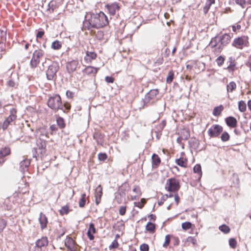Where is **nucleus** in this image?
Here are the masks:
<instances>
[{
    "mask_svg": "<svg viewBox=\"0 0 251 251\" xmlns=\"http://www.w3.org/2000/svg\"><path fill=\"white\" fill-rule=\"evenodd\" d=\"M57 126L61 129L64 128L66 126L64 120L63 118L58 115H55Z\"/></svg>",
    "mask_w": 251,
    "mask_h": 251,
    "instance_id": "nucleus-24",
    "label": "nucleus"
},
{
    "mask_svg": "<svg viewBox=\"0 0 251 251\" xmlns=\"http://www.w3.org/2000/svg\"><path fill=\"white\" fill-rule=\"evenodd\" d=\"M62 43L58 40H55L52 43L51 47L52 49L57 50L61 48Z\"/></svg>",
    "mask_w": 251,
    "mask_h": 251,
    "instance_id": "nucleus-33",
    "label": "nucleus"
},
{
    "mask_svg": "<svg viewBox=\"0 0 251 251\" xmlns=\"http://www.w3.org/2000/svg\"><path fill=\"white\" fill-rule=\"evenodd\" d=\"M30 164V160L28 159H25L20 163V170L24 173L27 172L29 166Z\"/></svg>",
    "mask_w": 251,
    "mask_h": 251,
    "instance_id": "nucleus-15",
    "label": "nucleus"
},
{
    "mask_svg": "<svg viewBox=\"0 0 251 251\" xmlns=\"http://www.w3.org/2000/svg\"><path fill=\"white\" fill-rule=\"evenodd\" d=\"M158 94L157 89H152L150 90L142 100L141 102L143 103L142 107L140 109L144 108L145 107L149 106L154 103L156 100L157 95Z\"/></svg>",
    "mask_w": 251,
    "mask_h": 251,
    "instance_id": "nucleus-4",
    "label": "nucleus"
},
{
    "mask_svg": "<svg viewBox=\"0 0 251 251\" xmlns=\"http://www.w3.org/2000/svg\"><path fill=\"white\" fill-rule=\"evenodd\" d=\"M44 51L41 49L35 50L32 54L30 65L32 68H36L40 62V58L44 55Z\"/></svg>",
    "mask_w": 251,
    "mask_h": 251,
    "instance_id": "nucleus-7",
    "label": "nucleus"
},
{
    "mask_svg": "<svg viewBox=\"0 0 251 251\" xmlns=\"http://www.w3.org/2000/svg\"><path fill=\"white\" fill-rule=\"evenodd\" d=\"M107 155L105 153H100L98 154V158L100 161H104L107 158Z\"/></svg>",
    "mask_w": 251,
    "mask_h": 251,
    "instance_id": "nucleus-56",
    "label": "nucleus"
},
{
    "mask_svg": "<svg viewBox=\"0 0 251 251\" xmlns=\"http://www.w3.org/2000/svg\"><path fill=\"white\" fill-rule=\"evenodd\" d=\"M152 167V168H156L161 162V160L158 155L155 153H153L151 156Z\"/></svg>",
    "mask_w": 251,
    "mask_h": 251,
    "instance_id": "nucleus-22",
    "label": "nucleus"
},
{
    "mask_svg": "<svg viewBox=\"0 0 251 251\" xmlns=\"http://www.w3.org/2000/svg\"><path fill=\"white\" fill-rule=\"evenodd\" d=\"M132 191L136 194V195H138V196H141L142 195V192L139 186H134Z\"/></svg>",
    "mask_w": 251,
    "mask_h": 251,
    "instance_id": "nucleus-51",
    "label": "nucleus"
},
{
    "mask_svg": "<svg viewBox=\"0 0 251 251\" xmlns=\"http://www.w3.org/2000/svg\"><path fill=\"white\" fill-rule=\"evenodd\" d=\"M193 171L195 173H198L200 177L202 176L201 166L200 164H196L193 168Z\"/></svg>",
    "mask_w": 251,
    "mask_h": 251,
    "instance_id": "nucleus-39",
    "label": "nucleus"
},
{
    "mask_svg": "<svg viewBox=\"0 0 251 251\" xmlns=\"http://www.w3.org/2000/svg\"><path fill=\"white\" fill-rule=\"evenodd\" d=\"M231 38L230 35L227 33L219 36H216L211 39L209 46L212 48H214L216 52L220 53L230 43Z\"/></svg>",
    "mask_w": 251,
    "mask_h": 251,
    "instance_id": "nucleus-2",
    "label": "nucleus"
},
{
    "mask_svg": "<svg viewBox=\"0 0 251 251\" xmlns=\"http://www.w3.org/2000/svg\"><path fill=\"white\" fill-rule=\"evenodd\" d=\"M107 8L109 14L114 15L115 14L116 11L119 10V7L118 4L113 3L110 5H107Z\"/></svg>",
    "mask_w": 251,
    "mask_h": 251,
    "instance_id": "nucleus-21",
    "label": "nucleus"
},
{
    "mask_svg": "<svg viewBox=\"0 0 251 251\" xmlns=\"http://www.w3.org/2000/svg\"><path fill=\"white\" fill-rule=\"evenodd\" d=\"M146 229L151 233L154 232L155 230V224L151 222H149L146 226Z\"/></svg>",
    "mask_w": 251,
    "mask_h": 251,
    "instance_id": "nucleus-31",
    "label": "nucleus"
},
{
    "mask_svg": "<svg viewBox=\"0 0 251 251\" xmlns=\"http://www.w3.org/2000/svg\"><path fill=\"white\" fill-rule=\"evenodd\" d=\"M226 63L228 65L227 67L225 68V69L227 70L229 72L233 71L235 67L234 58L232 57H229Z\"/></svg>",
    "mask_w": 251,
    "mask_h": 251,
    "instance_id": "nucleus-19",
    "label": "nucleus"
},
{
    "mask_svg": "<svg viewBox=\"0 0 251 251\" xmlns=\"http://www.w3.org/2000/svg\"><path fill=\"white\" fill-rule=\"evenodd\" d=\"M59 70V66L57 62H53L49 65L46 71V77L48 80H55L56 73Z\"/></svg>",
    "mask_w": 251,
    "mask_h": 251,
    "instance_id": "nucleus-6",
    "label": "nucleus"
},
{
    "mask_svg": "<svg viewBox=\"0 0 251 251\" xmlns=\"http://www.w3.org/2000/svg\"><path fill=\"white\" fill-rule=\"evenodd\" d=\"M113 227L115 228V229L118 231H122L125 229V224L122 221L121 222L118 221L116 226Z\"/></svg>",
    "mask_w": 251,
    "mask_h": 251,
    "instance_id": "nucleus-32",
    "label": "nucleus"
},
{
    "mask_svg": "<svg viewBox=\"0 0 251 251\" xmlns=\"http://www.w3.org/2000/svg\"><path fill=\"white\" fill-rule=\"evenodd\" d=\"M86 194L83 193L81 194V199L79 201V206L80 207H83L86 203Z\"/></svg>",
    "mask_w": 251,
    "mask_h": 251,
    "instance_id": "nucleus-41",
    "label": "nucleus"
},
{
    "mask_svg": "<svg viewBox=\"0 0 251 251\" xmlns=\"http://www.w3.org/2000/svg\"><path fill=\"white\" fill-rule=\"evenodd\" d=\"M99 68L93 66H87L83 71V73L91 76H95L97 73Z\"/></svg>",
    "mask_w": 251,
    "mask_h": 251,
    "instance_id": "nucleus-17",
    "label": "nucleus"
},
{
    "mask_svg": "<svg viewBox=\"0 0 251 251\" xmlns=\"http://www.w3.org/2000/svg\"><path fill=\"white\" fill-rule=\"evenodd\" d=\"M56 8L55 2L53 1H51L48 4V7L47 8V11H49L50 13H52Z\"/></svg>",
    "mask_w": 251,
    "mask_h": 251,
    "instance_id": "nucleus-38",
    "label": "nucleus"
},
{
    "mask_svg": "<svg viewBox=\"0 0 251 251\" xmlns=\"http://www.w3.org/2000/svg\"><path fill=\"white\" fill-rule=\"evenodd\" d=\"M246 104L243 100H240L238 102V108L239 111L242 112L246 110Z\"/></svg>",
    "mask_w": 251,
    "mask_h": 251,
    "instance_id": "nucleus-36",
    "label": "nucleus"
},
{
    "mask_svg": "<svg viewBox=\"0 0 251 251\" xmlns=\"http://www.w3.org/2000/svg\"><path fill=\"white\" fill-rule=\"evenodd\" d=\"M7 85L10 87H15L16 83L13 80L10 79L7 82Z\"/></svg>",
    "mask_w": 251,
    "mask_h": 251,
    "instance_id": "nucleus-61",
    "label": "nucleus"
},
{
    "mask_svg": "<svg viewBox=\"0 0 251 251\" xmlns=\"http://www.w3.org/2000/svg\"><path fill=\"white\" fill-rule=\"evenodd\" d=\"M97 54L94 51H87L86 55L84 56V60L87 63L91 62L93 60L96 58Z\"/></svg>",
    "mask_w": 251,
    "mask_h": 251,
    "instance_id": "nucleus-18",
    "label": "nucleus"
},
{
    "mask_svg": "<svg viewBox=\"0 0 251 251\" xmlns=\"http://www.w3.org/2000/svg\"><path fill=\"white\" fill-rule=\"evenodd\" d=\"M10 149L9 147H5L0 150V157L3 158L4 157L10 154Z\"/></svg>",
    "mask_w": 251,
    "mask_h": 251,
    "instance_id": "nucleus-27",
    "label": "nucleus"
},
{
    "mask_svg": "<svg viewBox=\"0 0 251 251\" xmlns=\"http://www.w3.org/2000/svg\"><path fill=\"white\" fill-rule=\"evenodd\" d=\"M236 4L240 5L242 7H244L246 3V0H234Z\"/></svg>",
    "mask_w": 251,
    "mask_h": 251,
    "instance_id": "nucleus-60",
    "label": "nucleus"
},
{
    "mask_svg": "<svg viewBox=\"0 0 251 251\" xmlns=\"http://www.w3.org/2000/svg\"><path fill=\"white\" fill-rule=\"evenodd\" d=\"M78 64L77 60H73L66 63V68L68 73L72 75L76 69Z\"/></svg>",
    "mask_w": 251,
    "mask_h": 251,
    "instance_id": "nucleus-11",
    "label": "nucleus"
},
{
    "mask_svg": "<svg viewBox=\"0 0 251 251\" xmlns=\"http://www.w3.org/2000/svg\"><path fill=\"white\" fill-rule=\"evenodd\" d=\"M171 238L172 236L170 235V234L166 235L165 238V242L163 245V247L164 248H167L168 247V246L170 243Z\"/></svg>",
    "mask_w": 251,
    "mask_h": 251,
    "instance_id": "nucleus-44",
    "label": "nucleus"
},
{
    "mask_svg": "<svg viewBox=\"0 0 251 251\" xmlns=\"http://www.w3.org/2000/svg\"><path fill=\"white\" fill-rule=\"evenodd\" d=\"M1 35L0 36V40L1 42H5L6 39V32H2L1 33Z\"/></svg>",
    "mask_w": 251,
    "mask_h": 251,
    "instance_id": "nucleus-62",
    "label": "nucleus"
},
{
    "mask_svg": "<svg viewBox=\"0 0 251 251\" xmlns=\"http://www.w3.org/2000/svg\"><path fill=\"white\" fill-rule=\"evenodd\" d=\"M175 162L177 165L181 167H186L187 166V160L183 157L176 159Z\"/></svg>",
    "mask_w": 251,
    "mask_h": 251,
    "instance_id": "nucleus-26",
    "label": "nucleus"
},
{
    "mask_svg": "<svg viewBox=\"0 0 251 251\" xmlns=\"http://www.w3.org/2000/svg\"><path fill=\"white\" fill-rule=\"evenodd\" d=\"M236 88V84L235 82L234 81L230 82L226 86V89L227 92H232L234 91Z\"/></svg>",
    "mask_w": 251,
    "mask_h": 251,
    "instance_id": "nucleus-34",
    "label": "nucleus"
},
{
    "mask_svg": "<svg viewBox=\"0 0 251 251\" xmlns=\"http://www.w3.org/2000/svg\"><path fill=\"white\" fill-rule=\"evenodd\" d=\"M94 139L96 140L98 144L102 145L103 143L102 136L100 133H95L93 135Z\"/></svg>",
    "mask_w": 251,
    "mask_h": 251,
    "instance_id": "nucleus-29",
    "label": "nucleus"
},
{
    "mask_svg": "<svg viewBox=\"0 0 251 251\" xmlns=\"http://www.w3.org/2000/svg\"><path fill=\"white\" fill-rule=\"evenodd\" d=\"M108 24L107 16L101 11L99 13H90L85 17L83 22V28L89 30L91 28H100Z\"/></svg>",
    "mask_w": 251,
    "mask_h": 251,
    "instance_id": "nucleus-1",
    "label": "nucleus"
},
{
    "mask_svg": "<svg viewBox=\"0 0 251 251\" xmlns=\"http://www.w3.org/2000/svg\"><path fill=\"white\" fill-rule=\"evenodd\" d=\"M219 229L220 230H221L222 232L225 234L229 233L230 230L229 227L225 224L220 226L219 227Z\"/></svg>",
    "mask_w": 251,
    "mask_h": 251,
    "instance_id": "nucleus-35",
    "label": "nucleus"
},
{
    "mask_svg": "<svg viewBox=\"0 0 251 251\" xmlns=\"http://www.w3.org/2000/svg\"><path fill=\"white\" fill-rule=\"evenodd\" d=\"M63 109H61L64 113H67L71 109V105L68 102H65L63 104Z\"/></svg>",
    "mask_w": 251,
    "mask_h": 251,
    "instance_id": "nucleus-46",
    "label": "nucleus"
},
{
    "mask_svg": "<svg viewBox=\"0 0 251 251\" xmlns=\"http://www.w3.org/2000/svg\"><path fill=\"white\" fill-rule=\"evenodd\" d=\"M192 224L189 222H185L181 225L182 228L184 230H187L191 227Z\"/></svg>",
    "mask_w": 251,
    "mask_h": 251,
    "instance_id": "nucleus-48",
    "label": "nucleus"
},
{
    "mask_svg": "<svg viewBox=\"0 0 251 251\" xmlns=\"http://www.w3.org/2000/svg\"><path fill=\"white\" fill-rule=\"evenodd\" d=\"M66 95L68 98L72 99L74 97V93L72 91L67 90L66 92Z\"/></svg>",
    "mask_w": 251,
    "mask_h": 251,
    "instance_id": "nucleus-64",
    "label": "nucleus"
},
{
    "mask_svg": "<svg viewBox=\"0 0 251 251\" xmlns=\"http://www.w3.org/2000/svg\"><path fill=\"white\" fill-rule=\"evenodd\" d=\"M225 60V57L222 55H220L216 59L215 61L218 66L221 67L223 65Z\"/></svg>",
    "mask_w": 251,
    "mask_h": 251,
    "instance_id": "nucleus-42",
    "label": "nucleus"
},
{
    "mask_svg": "<svg viewBox=\"0 0 251 251\" xmlns=\"http://www.w3.org/2000/svg\"><path fill=\"white\" fill-rule=\"evenodd\" d=\"M47 104L49 107L57 112L59 109H63V105L61 98L58 94H54L50 96L47 100Z\"/></svg>",
    "mask_w": 251,
    "mask_h": 251,
    "instance_id": "nucleus-3",
    "label": "nucleus"
},
{
    "mask_svg": "<svg viewBox=\"0 0 251 251\" xmlns=\"http://www.w3.org/2000/svg\"><path fill=\"white\" fill-rule=\"evenodd\" d=\"M174 77V73L173 70L169 72L168 76L166 78V82L167 83L170 84L173 80Z\"/></svg>",
    "mask_w": 251,
    "mask_h": 251,
    "instance_id": "nucleus-37",
    "label": "nucleus"
},
{
    "mask_svg": "<svg viewBox=\"0 0 251 251\" xmlns=\"http://www.w3.org/2000/svg\"><path fill=\"white\" fill-rule=\"evenodd\" d=\"M65 246L70 251H77L75 241L71 238L68 237L65 241Z\"/></svg>",
    "mask_w": 251,
    "mask_h": 251,
    "instance_id": "nucleus-12",
    "label": "nucleus"
},
{
    "mask_svg": "<svg viewBox=\"0 0 251 251\" xmlns=\"http://www.w3.org/2000/svg\"><path fill=\"white\" fill-rule=\"evenodd\" d=\"M69 211V208L67 205L63 206L61 207L59 210V213L61 215L63 216L65 214H67Z\"/></svg>",
    "mask_w": 251,
    "mask_h": 251,
    "instance_id": "nucleus-40",
    "label": "nucleus"
},
{
    "mask_svg": "<svg viewBox=\"0 0 251 251\" xmlns=\"http://www.w3.org/2000/svg\"><path fill=\"white\" fill-rule=\"evenodd\" d=\"M126 212V206H121L119 209V214L121 215H125Z\"/></svg>",
    "mask_w": 251,
    "mask_h": 251,
    "instance_id": "nucleus-59",
    "label": "nucleus"
},
{
    "mask_svg": "<svg viewBox=\"0 0 251 251\" xmlns=\"http://www.w3.org/2000/svg\"><path fill=\"white\" fill-rule=\"evenodd\" d=\"M39 222L40 225V227L42 230H43L47 227V224L48 222L47 216L43 213L41 212L39 215Z\"/></svg>",
    "mask_w": 251,
    "mask_h": 251,
    "instance_id": "nucleus-14",
    "label": "nucleus"
},
{
    "mask_svg": "<svg viewBox=\"0 0 251 251\" xmlns=\"http://www.w3.org/2000/svg\"><path fill=\"white\" fill-rule=\"evenodd\" d=\"M126 187H127L126 184L122 185L121 188L119 190V194L121 196H125L126 192Z\"/></svg>",
    "mask_w": 251,
    "mask_h": 251,
    "instance_id": "nucleus-43",
    "label": "nucleus"
},
{
    "mask_svg": "<svg viewBox=\"0 0 251 251\" xmlns=\"http://www.w3.org/2000/svg\"><path fill=\"white\" fill-rule=\"evenodd\" d=\"M229 134L225 131L223 133V134L221 135V140L223 142H226L229 139Z\"/></svg>",
    "mask_w": 251,
    "mask_h": 251,
    "instance_id": "nucleus-47",
    "label": "nucleus"
},
{
    "mask_svg": "<svg viewBox=\"0 0 251 251\" xmlns=\"http://www.w3.org/2000/svg\"><path fill=\"white\" fill-rule=\"evenodd\" d=\"M145 203V200L144 199H142L141 200V201L140 202H135V206H136V207H138L140 208H142L143 206H144V203Z\"/></svg>",
    "mask_w": 251,
    "mask_h": 251,
    "instance_id": "nucleus-53",
    "label": "nucleus"
},
{
    "mask_svg": "<svg viewBox=\"0 0 251 251\" xmlns=\"http://www.w3.org/2000/svg\"><path fill=\"white\" fill-rule=\"evenodd\" d=\"M119 246V243L116 239H115L111 243L110 245L109 246V249L110 250L113 249H116L118 248Z\"/></svg>",
    "mask_w": 251,
    "mask_h": 251,
    "instance_id": "nucleus-50",
    "label": "nucleus"
},
{
    "mask_svg": "<svg viewBox=\"0 0 251 251\" xmlns=\"http://www.w3.org/2000/svg\"><path fill=\"white\" fill-rule=\"evenodd\" d=\"M46 151L45 144L44 145L41 144L40 145H37V147L34 148L32 151L33 157L36 158V160H37V157L40 156L42 157L45 153Z\"/></svg>",
    "mask_w": 251,
    "mask_h": 251,
    "instance_id": "nucleus-10",
    "label": "nucleus"
},
{
    "mask_svg": "<svg viewBox=\"0 0 251 251\" xmlns=\"http://www.w3.org/2000/svg\"><path fill=\"white\" fill-rule=\"evenodd\" d=\"M168 199V194H165L158 201L159 205H161L163 204L164 202Z\"/></svg>",
    "mask_w": 251,
    "mask_h": 251,
    "instance_id": "nucleus-54",
    "label": "nucleus"
},
{
    "mask_svg": "<svg viewBox=\"0 0 251 251\" xmlns=\"http://www.w3.org/2000/svg\"><path fill=\"white\" fill-rule=\"evenodd\" d=\"M49 243L48 239L47 237H43L41 239L37 240L35 243L36 248H39L41 249L43 247H46L48 246Z\"/></svg>",
    "mask_w": 251,
    "mask_h": 251,
    "instance_id": "nucleus-16",
    "label": "nucleus"
},
{
    "mask_svg": "<svg viewBox=\"0 0 251 251\" xmlns=\"http://www.w3.org/2000/svg\"><path fill=\"white\" fill-rule=\"evenodd\" d=\"M172 240L174 246H177L179 243V240L177 237L172 236Z\"/></svg>",
    "mask_w": 251,
    "mask_h": 251,
    "instance_id": "nucleus-57",
    "label": "nucleus"
},
{
    "mask_svg": "<svg viewBox=\"0 0 251 251\" xmlns=\"http://www.w3.org/2000/svg\"><path fill=\"white\" fill-rule=\"evenodd\" d=\"M102 195V187L100 185H99L96 187L95 193V202L97 205H98L100 203Z\"/></svg>",
    "mask_w": 251,
    "mask_h": 251,
    "instance_id": "nucleus-13",
    "label": "nucleus"
},
{
    "mask_svg": "<svg viewBox=\"0 0 251 251\" xmlns=\"http://www.w3.org/2000/svg\"><path fill=\"white\" fill-rule=\"evenodd\" d=\"M211 5H212L211 4H210L207 2H206L205 5L203 8V13L204 14H206L207 13Z\"/></svg>",
    "mask_w": 251,
    "mask_h": 251,
    "instance_id": "nucleus-52",
    "label": "nucleus"
},
{
    "mask_svg": "<svg viewBox=\"0 0 251 251\" xmlns=\"http://www.w3.org/2000/svg\"><path fill=\"white\" fill-rule=\"evenodd\" d=\"M105 80L106 82L111 83L114 82V79L112 76H106L105 77Z\"/></svg>",
    "mask_w": 251,
    "mask_h": 251,
    "instance_id": "nucleus-63",
    "label": "nucleus"
},
{
    "mask_svg": "<svg viewBox=\"0 0 251 251\" xmlns=\"http://www.w3.org/2000/svg\"><path fill=\"white\" fill-rule=\"evenodd\" d=\"M248 44L247 38L244 36L234 39L232 43V45L237 48L241 49L244 47H247Z\"/></svg>",
    "mask_w": 251,
    "mask_h": 251,
    "instance_id": "nucleus-9",
    "label": "nucleus"
},
{
    "mask_svg": "<svg viewBox=\"0 0 251 251\" xmlns=\"http://www.w3.org/2000/svg\"><path fill=\"white\" fill-rule=\"evenodd\" d=\"M6 225L7 222L4 219H0V233L3 231Z\"/></svg>",
    "mask_w": 251,
    "mask_h": 251,
    "instance_id": "nucleus-45",
    "label": "nucleus"
},
{
    "mask_svg": "<svg viewBox=\"0 0 251 251\" xmlns=\"http://www.w3.org/2000/svg\"><path fill=\"white\" fill-rule=\"evenodd\" d=\"M226 123L230 127H235L237 126V120L235 118L232 116H229L226 118Z\"/></svg>",
    "mask_w": 251,
    "mask_h": 251,
    "instance_id": "nucleus-20",
    "label": "nucleus"
},
{
    "mask_svg": "<svg viewBox=\"0 0 251 251\" xmlns=\"http://www.w3.org/2000/svg\"><path fill=\"white\" fill-rule=\"evenodd\" d=\"M229 245L231 248L235 249L237 245V242L235 239L233 238H230L229 240Z\"/></svg>",
    "mask_w": 251,
    "mask_h": 251,
    "instance_id": "nucleus-49",
    "label": "nucleus"
},
{
    "mask_svg": "<svg viewBox=\"0 0 251 251\" xmlns=\"http://www.w3.org/2000/svg\"><path fill=\"white\" fill-rule=\"evenodd\" d=\"M180 138L183 140H186L190 137V131L187 128H183L180 131Z\"/></svg>",
    "mask_w": 251,
    "mask_h": 251,
    "instance_id": "nucleus-25",
    "label": "nucleus"
},
{
    "mask_svg": "<svg viewBox=\"0 0 251 251\" xmlns=\"http://www.w3.org/2000/svg\"><path fill=\"white\" fill-rule=\"evenodd\" d=\"M88 230H90V231L92 233H95L96 232V229L95 227L94 224L93 223H90L89 225V227Z\"/></svg>",
    "mask_w": 251,
    "mask_h": 251,
    "instance_id": "nucleus-58",
    "label": "nucleus"
},
{
    "mask_svg": "<svg viewBox=\"0 0 251 251\" xmlns=\"http://www.w3.org/2000/svg\"><path fill=\"white\" fill-rule=\"evenodd\" d=\"M199 144V140L196 138H191L189 141L190 147L194 150H196L198 148Z\"/></svg>",
    "mask_w": 251,
    "mask_h": 251,
    "instance_id": "nucleus-23",
    "label": "nucleus"
},
{
    "mask_svg": "<svg viewBox=\"0 0 251 251\" xmlns=\"http://www.w3.org/2000/svg\"><path fill=\"white\" fill-rule=\"evenodd\" d=\"M165 188L170 192H177L180 189L179 182L175 177H171L167 179Z\"/></svg>",
    "mask_w": 251,
    "mask_h": 251,
    "instance_id": "nucleus-5",
    "label": "nucleus"
},
{
    "mask_svg": "<svg viewBox=\"0 0 251 251\" xmlns=\"http://www.w3.org/2000/svg\"><path fill=\"white\" fill-rule=\"evenodd\" d=\"M140 250L141 251H149V245L147 244H142L140 246Z\"/></svg>",
    "mask_w": 251,
    "mask_h": 251,
    "instance_id": "nucleus-55",
    "label": "nucleus"
},
{
    "mask_svg": "<svg viewBox=\"0 0 251 251\" xmlns=\"http://www.w3.org/2000/svg\"><path fill=\"white\" fill-rule=\"evenodd\" d=\"M224 109V107L222 105L215 107L213 111V115L215 116H219L221 115L222 111Z\"/></svg>",
    "mask_w": 251,
    "mask_h": 251,
    "instance_id": "nucleus-28",
    "label": "nucleus"
},
{
    "mask_svg": "<svg viewBox=\"0 0 251 251\" xmlns=\"http://www.w3.org/2000/svg\"><path fill=\"white\" fill-rule=\"evenodd\" d=\"M223 127L219 125H213L208 130L207 133L211 138L218 137L223 131Z\"/></svg>",
    "mask_w": 251,
    "mask_h": 251,
    "instance_id": "nucleus-8",
    "label": "nucleus"
},
{
    "mask_svg": "<svg viewBox=\"0 0 251 251\" xmlns=\"http://www.w3.org/2000/svg\"><path fill=\"white\" fill-rule=\"evenodd\" d=\"M166 122L165 120H162L159 124L156 126V131L155 132L157 133H160L163 130L164 127L166 126Z\"/></svg>",
    "mask_w": 251,
    "mask_h": 251,
    "instance_id": "nucleus-30",
    "label": "nucleus"
}]
</instances>
